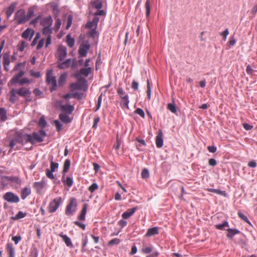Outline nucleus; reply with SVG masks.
<instances>
[{
	"label": "nucleus",
	"instance_id": "obj_38",
	"mask_svg": "<svg viewBox=\"0 0 257 257\" xmlns=\"http://www.w3.org/2000/svg\"><path fill=\"white\" fill-rule=\"evenodd\" d=\"M91 3L93 7L97 10H100L102 7V3L100 0H95L93 2H91Z\"/></svg>",
	"mask_w": 257,
	"mask_h": 257
},
{
	"label": "nucleus",
	"instance_id": "obj_24",
	"mask_svg": "<svg viewBox=\"0 0 257 257\" xmlns=\"http://www.w3.org/2000/svg\"><path fill=\"white\" fill-rule=\"evenodd\" d=\"M59 235L62 238L63 241L65 243L66 245L68 247H73V245L71 241V239H70V238L69 237H68L67 235H66L65 234H63V233H61L60 234H59Z\"/></svg>",
	"mask_w": 257,
	"mask_h": 257
},
{
	"label": "nucleus",
	"instance_id": "obj_54",
	"mask_svg": "<svg viewBox=\"0 0 257 257\" xmlns=\"http://www.w3.org/2000/svg\"><path fill=\"white\" fill-rule=\"evenodd\" d=\"M102 99V93H101V94L98 96V100H97V103L96 106V109H95L94 111H97L101 106V101Z\"/></svg>",
	"mask_w": 257,
	"mask_h": 257
},
{
	"label": "nucleus",
	"instance_id": "obj_50",
	"mask_svg": "<svg viewBox=\"0 0 257 257\" xmlns=\"http://www.w3.org/2000/svg\"><path fill=\"white\" fill-rule=\"evenodd\" d=\"M34 15V10L33 7L29 8L27 15H26L28 20L31 18Z\"/></svg>",
	"mask_w": 257,
	"mask_h": 257
},
{
	"label": "nucleus",
	"instance_id": "obj_21",
	"mask_svg": "<svg viewBox=\"0 0 257 257\" xmlns=\"http://www.w3.org/2000/svg\"><path fill=\"white\" fill-rule=\"evenodd\" d=\"M24 72L20 71L17 74L15 75L10 80V83L14 85L19 82V79L24 75Z\"/></svg>",
	"mask_w": 257,
	"mask_h": 257
},
{
	"label": "nucleus",
	"instance_id": "obj_60",
	"mask_svg": "<svg viewBox=\"0 0 257 257\" xmlns=\"http://www.w3.org/2000/svg\"><path fill=\"white\" fill-rule=\"evenodd\" d=\"M42 15H39L36 18L32 20L30 22V25L35 26L38 23L39 20H40L42 18Z\"/></svg>",
	"mask_w": 257,
	"mask_h": 257
},
{
	"label": "nucleus",
	"instance_id": "obj_44",
	"mask_svg": "<svg viewBox=\"0 0 257 257\" xmlns=\"http://www.w3.org/2000/svg\"><path fill=\"white\" fill-rule=\"evenodd\" d=\"M38 250L36 246H32L31 248L30 256V257H38Z\"/></svg>",
	"mask_w": 257,
	"mask_h": 257
},
{
	"label": "nucleus",
	"instance_id": "obj_37",
	"mask_svg": "<svg viewBox=\"0 0 257 257\" xmlns=\"http://www.w3.org/2000/svg\"><path fill=\"white\" fill-rule=\"evenodd\" d=\"M66 78H67V74H66V73L62 74L60 76L59 79H58V85L59 86H62L64 84V83L66 81Z\"/></svg>",
	"mask_w": 257,
	"mask_h": 257
},
{
	"label": "nucleus",
	"instance_id": "obj_13",
	"mask_svg": "<svg viewBox=\"0 0 257 257\" xmlns=\"http://www.w3.org/2000/svg\"><path fill=\"white\" fill-rule=\"evenodd\" d=\"M40 23L43 27L48 26L51 27L53 24L52 18L51 16L45 17L41 20Z\"/></svg>",
	"mask_w": 257,
	"mask_h": 257
},
{
	"label": "nucleus",
	"instance_id": "obj_27",
	"mask_svg": "<svg viewBox=\"0 0 257 257\" xmlns=\"http://www.w3.org/2000/svg\"><path fill=\"white\" fill-rule=\"evenodd\" d=\"M17 94V90L14 88H12L10 91V97L9 98V101L12 103H14L18 99Z\"/></svg>",
	"mask_w": 257,
	"mask_h": 257
},
{
	"label": "nucleus",
	"instance_id": "obj_15",
	"mask_svg": "<svg viewBox=\"0 0 257 257\" xmlns=\"http://www.w3.org/2000/svg\"><path fill=\"white\" fill-rule=\"evenodd\" d=\"M92 68L90 67L87 68H82L80 70L79 73H77L75 74V77L78 78L80 75H84L86 77L88 76V75L91 73Z\"/></svg>",
	"mask_w": 257,
	"mask_h": 257
},
{
	"label": "nucleus",
	"instance_id": "obj_20",
	"mask_svg": "<svg viewBox=\"0 0 257 257\" xmlns=\"http://www.w3.org/2000/svg\"><path fill=\"white\" fill-rule=\"evenodd\" d=\"M78 85L80 87V89L86 91L87 89V81L84 78H80L78 79Z\"/></svg>",
	"mask_w": 257,
	"mask_h": 257
},
{
	"label": "nucleus",
	"instance_id": "obj_29",
	"mask_svg": "<svg viewBox=\"0 0 257 257\" xmlns=\"http://www.w3.org/2000/svg\"><path fill=\"white\" fill-rule=\"evenodd\" d=\"M159 233L158 227H154L152 228H150L148 229L147 232L146 233V236H151Z\"/></svg>",
	"mask_w": 257,
	"mask_h": 257
},
{
	"label": "nucleus",
	"instance_id": "obj_25",
	"mask_svg": "<svg viewBox=\"0 0 257 257\" xmlns=\"http://www.w3.org/2000/svg\"><path fill=\"white\" fill-rule=\"evenodd\" d=\"M17 5V4L16 3H13L7 8L6 12V15L7 16V18H9L14 13Z\"/></svg>",
	"mask_w": 257,
	"mask_h": 257
},
{
	"label": "nucleus",
	"instance_id": "obj_62",
	"mask_svg": "<svg viewBox=\"0 0 257 257\" xmlns=\"http://www.w3.org/2000/svg\"><path fill=\"white\" fill-rule=\"evenodd\" d=\"M46 176L48 178L51 179H54L55 178V176L53 174V171H52L50 170V169H46Z\"/></svg>",
	"mask_w": 257,
	"mask_h": 257
},
{
	"label": "nucleus",
	"instance_id": "obj_59",
	"mask_svg": "<svg viewBox=\"0 0 257 257\" xmlns=\"http://www.w3.org/2000/svg\"><path fill=\"white\" fill-rule=\"evenodd\" d=\"M120 240L119 239H118L117 238H113V239L110 240L108 242V244L109 245H113L114 244H118L120 243Z\"/></svg>",
	"mask_w": 257,
	"mask_h": 257
},
{
	"label": "nucleus",
	"instance_id": "obj_63",
	"mask_svg": "<svg viewBox=\"0 0 257 257\" xmlns=\"http://www.w3.org/2000/svg\"><path fill=\"white\" fill-rule=\"evenodd\" d=\"M32 82L31 80L28 79L27 78H23L20 80L19 83L21 85H23L25 84H30Z\"/></svg>",
	"mask_w": 257,
	"mask_h": 257
},
{
	"label": "nucleus",
	"instance_id": "obj_12",
	"mask_svg": "<svg viewBox=\"0 0 257 257\" xmlns=\"http://www.w3.org/2000/svg\"><path fill=\"white\" fill-rule=\"evenodd\" d=\"M163 134L161 130H159L157 136L156 138V146L158 148H161L163 145Z\"/></svg>",
	"mask_w": 257,
	"mask_h": 257
},
{
	"label": "nucleus",
	"instance_id": "obj_16",
	"mask_svg": "<svg viewBox=\"0 0 257 257\" xmlns=\"http://www.w3.org/2000/svg\"><path fill=\"white\" fill-rule=\"evenodd\" d=\"M45 182L44 180L41 182H35L33 184V187L36 190L38 193H40L41 190L44 188Z\"/></svg>",
	"mask_w": 257,
	"mask_h": 257
},
{
	"label": "nucleus",
	"instance_id": "obj_39",
	"mask_svg": "<svg viewBox=\"0 0 257 257\" xmlns=\"http://www.w3.org/2000/svg\"><path fill=\"white\" fill-rule=\"evenodd\" d=\"M52 12L55 19H57L60 13V10L58 5H55L52 7Z\"/></svg>",
	"mask_w": 257,
	"mask_h": 257
},
{
	"label": "nucleus",
	"instance_id": "obj_28",
	"mask_svg": "<svg viewBox=\"0 0 257 257\" xmlns=\"http://www.w3.org/2000/svg\"><path fill=\"white\" fill-rule=\"evenodd\" d=\"M3 63H4V66L5 70H6V71H8L9 70L8 66L10 63V60L9 54L5 53L4 55Z\"/></svg>",
	"mask_w": 257,
	"mask_h": 257
},
{
	"label": "nucleus",
	"instance_id": "obj_48",
	"mask_svg": "<svg viewBox=\"0 0 257 257\" xmlns=\"http://www.w3.org/2000/svg\"><path fill=\"white\" fill-rule=\"evenodd\" d=\"M27 214L24 213L21 211H20L15 217H13L14 220H19L21 218H24L26 216Z\"/></svg>",
	"mask_w": 257,
	"mask_h": 257
},
{
	"label": "nucleus",
	"instance_id": "obj_23",
	"mask_svg": "<svg viewBox=\"0 0 257 257\" xmlns=\"http://www.w3.org/2000/svg\"><path fill=\"white\" fill-rule=\"evenodd\" d=\"M71 59H67L65 61L58 63L57 67L60 69H64L65 68H69L71 66Z\"/></svg>",
	"mask_w": 257,
	"mask_h": 257
},
{
	"label": "nucleus",
	"instance_id": "obj_47",
	"mask_svg": "<svg viewBox=\"0 0 257 257\" xmlns=\"http://www.w3.org/2000/svg\"><path fill=\"white\" fill-rule=\"evenodd\" d=\"M145 8L146 10V16L149 17L150 14L151 6L150 0H147L145 3Z\"/></svg>",
	"mask_w": 257,
	"mask_h": 257
},
{
	"label": "nucleus",
	"instance_id": "obj_51",
	"mask_svg": "<svg viewBox=\"0 0 257 257\" xmlns=\"http://www.w3.org/2000/svg\"><path fill=\"white\" fill-rule=\"evenodd\" d=\"M72 20H73L72 16L71 15H68V18H67V25L66 27V29L67 30L69 29V28L71 27L72 23Z\"/></svg>",
	"mask_w": 257,
	"mask_h": 257
},
{
	"label": "nucleus",
	"instance_id": "obj_30",
	"mask_svg": "<svg viewBox=\"0 0 257 257\" xmlns=\"http://www.w3.org/2000/svg\"><path fill=\"white\" fill-rule=\"evenodd\" d=\"M31 193V191L29 188L27 187L24 188L21 191V198L23 200L25 199L29 195H30Z\"/></svg>",
	"mask_w": 257,
	"mask_h": 257
},
{
	"label": "nucleus",
	"instance_id": "obj_52",
	"mask_svg": "<svg viewBox=\"0 0 257 257\" xmlns=\"http://www.w3.org/2000/svg\"><path fill=\"white\" fill-rule=\"evenodd\" d=\"M141 176L142 178L147 179L149 177V172L147 169L144 168L142 172Z\"/></svg>",
	"mask_w": 257,
	"mask_h": 257
},
{
	"label": "nucleus",
	"instance_id": "obj_5",
	"mask_svg": "<svg viewBox=\"0 0 257 257\" xmlns=\"http://www.w3.org/2000/svg\"><path fill=\"white\" fill-rule=\"evenodd\" d=\"M52 73V70L47 71L46 74V82L48 85L52 84V87L50 88V91L53 92L57 89V81L55 77L51 76Z\"/></svg>",
	"mask_w": 257,
	"mask_h": 257
},
{
	"label": "nucleus",
	"instance_id": "obj_14",
	"mask_svg": "<svg viewBox=\"0 0 257 257\" xmlns=\"http://www.w3.org/2000/svg\"><path fill=\"white\" fill-rule=\"evenodd\" d=\"M5 180L10 182L15 183L19 185H21L22 180L18 176H4Z\"/></svg>",
	"mask_w": 257,
	"mask_h": 257
},
{
	"label": "nucleus",
	"instance_id": "obj_45",
	"mask_svg": "<svg viewBox=\"0 0 257 257\" xmlns=\"http://www.w3.org/2000/svg\"><path fill=\"white\" fill-rule=\"evenodd\" d=\"M67 39V42L68 44V45L70 47H72L74 45V39L71 37V36L70 34H68L66 36Z\"/></svg>",
	"mask_w": 257,
	"mask_h": 257
},
{
	"label": "nucleus",
	"instance_id": "obj_4",
	"mask_svg": "<svg viewBox=\"0 0 257 257\" xmlns=\"http://www.w3.org/2000/svg\"><path fill=\"white\" fill-rule=\"evenodd\" d=\"M17 93L19 96L25 98L26 102L32 101L31 97V91L29 88L22 87L17 90Z\"/></svg>",
	"mask_w": 257,
	"mask_h": 257
},
{
	"label": "nucleus",
	"instance_id": "obj_6",
	"mask_svg": "<svg viewBox=\"0 0 257 257\" xmlns=\"http://www.w3.org/2000/svg\"><path fill=\"white\" fill-rule=\"evenodd\" d=\"M5 200L11 203H17L20 201L19 196L12 192H6L3 196Z\"/></svg>",
	"mask_w": 257,
	"mask_h": 257
},
{
	"label": "nucleus",
	"instance_id": "obj_35",
	"mask_svg": "<svg viewBox=\"0 0 257 257\" xmlns=\"http://www.w3.org/2000/svg\"><path fill=\"white\" fill-rule=\"evenodd\" d=\"M207 190L210 192H213L223 196H226V193L225 191H221L219 189H213V188H208Z\"/></svg>",
	"mask_w": 257,
	"mask_h": 257
},
{
	"label": "nucleus",
	"instance_id": "obj_64",
	"mask_svg": "<svg viewBox=\"0 0 257 257\" xmlns=\"http://www.w3.org/2000/svg\"><path fill=\"white\" fill-rule=\"evenodd\" d=\"M70 87L71 88V90L72 91L74 90H80V87L78 86L77 82L71 83L70 85Z\"/></svg>",
	"mask_w": 257,
	"mask_h": 257
},
{
	"label": "nucleus",
	"instance_id": "obj_46",
	"mask_svg": "<svg viewBox=\"0 0 257 257\" xmlns=\"http://www.w3.org/2000/svg\"><path fill=\"white\" fill-rule=\"evenodd\" d=\"M96 28L95 27L94 28L91 29L90 31H88L87 33V36L90 38H95V37L97 34V31H96Z\"/></svg>",
	"mask_w": 257,
	"mask_h": 257
},
{
	"label": "nucleus",
	"instance_id": "obj_26",
	"mask_svg": "<svg viewBox=\"0 0 257 257\" xmlns=\"http://www.w3.org/2000/svg\"><path fill=\"white\" fill-rule=\"evenodd\" d=\"M34 34V31L31 28H27L22 34V37L24 39H28L30 36L31 39Z\"/></svg>",
	"mask_w": 257,
	"mask_h": 257
},
{
	"label": "nucleus",
	"instance_id": "obj_36",
	"mask_svg": "<svg viewBox=\"0 0 257 257\" xmlns=\"http://www.w3.org/2000/svg\"><path fill=\"white\" fill-rule=\"evenodd\" d=\"M51 27H44L42 29V32L43 35L48 36H51V35L52 33V30L51 29Z\"/></svg>",
	"mask_w": 257,
	"mask_h": 257
},
{
	"label": "nucleus",
	"instance_id": "obj_42",
	"mask_svg": "<svg viewBox=\"0 0 257 257\" xmlns=\"http://www.w3.org/2000/svg\"><path fill=\"white\" fill-rule=\"evenodd\" d=\"M167 108L172 112L176 114L177 113V108L174 104V102L168 103L167 105Z\"/></svg>",
	"mask_w": 257,
	"mask_h": 257
},
{
	"label": "nucleus",
	"instance_id": "obj_19",
	"mask_svg": "<svg viewBox=\"0 0 257 257\" xmlns=\"http://www.w3.org/2000/svg\"><path fill=\"white\" fill-rule=\"evenodd\" d=\"M137 208V207H135L123 212L122 214V218L124 219L128 218L136 212Z\"/></svg>",
	"mask_w": 257,
	"mask_h": 257
},
{
	"label": "nucleus",
	"instance_id": "obj_9",
	"mask_svg": "<svg viewBox=\"0 0 257 257\" xmlns=\"http://www.w3.org/2000/svg\"><path fill=\"white\" fill-rule=\"evenodd\" d=\"M117 93L119 97L121 98L122 102L123 103V105L125 107H128L130 101L128 100V96L127 94L125 93L121 87L118 88L117 90Z\"/></svg>",
	"mask_w": 257,
	"mask_h": 257
},
{
	"label": "nucleus",
	"instance_id": "obj_41",
	"mask_svg": "<svg viewBox=\"0 0 257 257\" xmlns=\"http://www.w3.org/2000/svg\"><path fill=\"white\" fill-rule=\"evenodd\" d=\"M7 118V112L5 108H0V119L1 121H4Z\"/></svg>",
	"mask_w": 257,
	"mask_h": 257
},
{
	"label": "nucleus",
	"instance_id": "obj_1",
	"mask_svg": "<svg viewBox=\"0 0 257 257\" xmlns=\"http://www.w3.org/2000/svg\"><path fill=\"white\" fill-rule=\"evenodd\" d=\"M29 141H31L30 135L21 132H17L15 134L14 138L10 141L9 147L11 149H12L17 143L23 145L29 143Z\"/></svg>",
	"mask_w": 257,
	"mask_h": 257
},
{
	"label": "nucleus",
	"instance_id": "obj_34",
	"mask_svg": "<svg viewBox=\"0 0 257 257\" xmlns=\"http://www.w3.org/2000/svg\"><path fill=\"white\" fill-rule=\"evenodd\" d=\"M62 181L64 184L67 185L69 187H71L73 184V179L70 177L68 176L66 178L65 177H64V178L62 177Z\"/></svg>",
	"mask_w": 257,
	"mask_h": 257
},
{
	"label": "nucleus",
	"instance_id": "obj_3",
	"mask_svg": "<svg viewBox=\"0 0 257 257\" xmlns=\"http://www.w3.org/2000/svg\"><path fill=\"white\" fill-rule=\"evenodd\" d=\"M14 20L17 25L25 24L28 21L24 9H21L15 13Z\"/></svg>",
	"mask_w": 257,
	"mask_h": 257
},
{
	"label": "nucleus",
	"instance_id": "obj_18",
	"mask_svg": "<svg viewBox=\"0 0 257 257\" xmlns=\"http://www.w3.org/2000/svg\"><path fill=\"white\" fill-rule=\"evenodd\" d=\"M226 231H227L226 236L230 239H232L235 235L240 233V231L236 228H228Z\"/></svg>",
	"mask_w": 257,
	"mask_h": 257
},
{
	"label": "nucleus",
	"instance_id": "obj_7",
	"mask_svg": "<svg viewBox=\"0 0 257 257\" xmlns=\"http://www.w3.org/2000/svg\"><path fill=\"white\" fill-rule=\"evenodd\" d=\"M62 202L61 197L54 199L48 206V211L50 213L55 212L59 208Z\"/></svg>",
	"mask_w": 257,
	"mask_h": 257
},
{
	"label": "nucleus",
	"instance_id": "obj_61",
	"mask_svg": "<svg viewBox=\"0 0 257 257\" xmlns=\"http://www.w3.org/2000/svg\"><path fill=\"white\" fill-rule=\"evenodd\" d=\"M54 123L56 127L57 132H60L62 130V125L58 120H54Z\"/></svg>",
	"mask_w": 257,
	"mask_h": 257
},
{
	"label": "nucleus",
	"instance_id": "obj_49",
	"mask_svg": "<svg viewBox=\"0 0 257 257\" xmlns=\"http://www.w3.org/2000/svg\"><path fill=\"white\" fill-rule=\"evenodd\" d=\"M228 226H229V224L226 221H225L223 223L216 224L215 225L216 228L219 230H223L225 227Z\"/></svg>",
	"mask_w": 257,
	"mask_h": 257
},
{
	"label": "nucleus",
	"instance_id": "obj_43",
	"mask_svg": "<svg viewBox=\"0 0 257 257\" xmlns=\"http://www.w3.org/2000/svg\"><path fill=\"white\" fill-rule=\"evenodd\" d=\"M38 125L41 128H44L46 127L47 125V122L44 118V116H43L40 117L39 122H38Z\"/></svg>",
	"mask_w": 257,
	"mask_h": 257
},
{
	"label": "nucleus",
	"instance_id": "obj_56",
	"mask_svg": "<svg viewBox=\"0 0 257 257\" xmlns=\"http://www.w3.org/2000/svg\"><path fill=\"white\" fill-rule=\"evenodd\" d=\"M147 98L149 100L151 98V88L149 80H147Z\"/></svg>",
	"mask_w": 257,
	"mask_h": 257
},
{
	"label": "nucleus",
	"instance_id": "obj_55",
	"mask_svg": "<svg viewBox=\"0 0 257 257\" xmlns=\"http://www.w3.org/2000/svg\"><path fill=\"white\" fill-rule=\"evenodd\" d=\"M59 167V164L58 163L54 162L53 161H51L50 163V170L52 171L55 172L56 169H57Z\"/></svg>",
	"mask_w": 257,
	"mask_h": 257
},
{
	"label": "nucleus",
	"instance_id": "obj_11",
	"mask_svg": "<svg viewBox=\"0 0 257 257\" xmlns=\"http://www.w3.org/2000/svg\"><path fill=\"white\" fill-rule=\"evenodd\" d=\"M30 137L31 141H29V143L32 145L35 144L36 142L41 143L44 141L43 137L37 132H33L30 135Z\"/></svg>",
	"mask_w": 257,
	"mask_h": 257
},
{
	"label": "nucleus",
	"instance_id": "obj_8",
	"mask_svg": "<svg viewBox=\"0 0 257 257\" xmlns=\"http://www.w3.org/2000/svg\"><path fill=\"white\" fill-rule=\"evenodd\" d=\"M90 48V45L88 40L81 43L78 49V54L80 57H86L88 50Z\"/></svg>",
	"mask_w": 257,
	"mask_h": 257
},
{
	"label": "nucleus",
	"instance_id": "obj_17",
	"mask_svg": "<svg viewBox=\"0 0 257 257\" xmlns=\"http://www.w3.org/2000/svg\"><path fill=\"white\" fill-rule=\"evenodd\" d=\"M61 110L65 112V114H71L74 110V107L73 105L67 104L66 105H62L61 106Z\"/></svg>",
	"mask_w": 257,
	"mask_h": 257
},
{
	"label": "nucleus",
	"instance_id": "obj_40",
	"mask_svg": "<svg viewBox=\"0 0 257 257\" xmlns=\"http://www.w3.org/2000/svg\"><path fill=\"white\" fill-rule=\"evenodd\" d=\"M237 214L239 218H240L242 220L247 223L250 225H251V224L249 220H248L247 216L245 215H244L242 212H241L240 211H238Z\"/></svg>",
	"mask_w": 257,
	"mask_h": 257
},
{
	"label": "nucleus",
	"instance_id": "obj_57",
	"mask_svg": "<svg viewBox=\"0 0 257 257\" xmlns=\"http://www.w3.org/2000/svg\"><path fill=\"white\" fill-rule=\"evenodd\" d=\"M98 188V185L96 183H93L89 187L88 190L91 192H94Z\"/></svg>",
	"mask_w": 257,
	"mask_h": 257
},
{
	"label": "nucleus",
	"instance_id": "obj_32",
	"mask_svg": "<svg viewBox=\"0 0 257 257\" xmlns=\"http://www.w3.org/2000/svg\"><path fill=\"white\" fill-rule=\"evenodd\" d=\"M7 250L9 253V257H15V250L12 243H8L7 244Z\"/></svg>",
	"mask_w": 257,
	"mask_h": 257
},
{
	"label": "nucleus",
	"instance_id": "obj_2",
	"mask_svg": "<svg viewBox=\"0 0 257 257\" xmlns=\"http://www.w3.org/2000/svg\"><path fill=\"white\" fill-rule=\"evenodd\" d=\"M77 202L76 199L74 197H71L69 200V203L67 205L65 209V214L67 216H71L76 211Z\"/></svg>",
	"mask_w": 257,
	"mask_h": 257
},
{
	"label": "nucleus",
	"instance_id": "obj_33",
	"mask_svg": "<svg viewBox=\"0 0 257 257\" xmlns=\"http://www.w3.org/2000/svg\"><path fill=\"white\" fill-rule=\"evenodd\" d=\"M70 160L69 159H66L64 162L62 171L63 178H64V177H65V174L68 172L70 168Z\"/></svg>",
	"mask_w": 257,
	"mask_h": 257
},
{
	"label": "nucleus",
	"instance_id": "obj_53",
	"mask_svg": "<svg viewBox=\"0 0 257 257\" xmlns=\"http://www.w3.org/2000/svg\"><path fill=\"white\" fill-rule=\"evenodd\" d=\"M88 243V238L86 235L84 236L82 239V251H85V247Z\"/></svg>",
	"mask_w": 257,
	"mask_h": 257
},
{
	"label": "nucleus",
	"instance_id": "obj_31",
	"mask_svg": "<svg viewBox=\"0 0 257 257\" xmlns=\"http://www.w3.org/2000/svg\"><path fill=\"white\" fill-rule=\"evenodd\" d=\"M88 205L87 204H84L83 205L81 213L78 216V219L80 220H84L85 219V215L87 212Z\"/></svg>",
	"mask_w": 257,
	"mask_h": 257
},
{
	"label": "nucleus",
	"instance_id": "obj_22",
	"mask_svg": "<svg viewBox=\"0 0 257 257\" xmlns=\"http://www.w3.org/2000/svg\"><path fill=\"white\" fill-rule=\"evenodd\" d=\"M67 114L60 113L59 115V118L65 124L69 123L72 121V119Z\"/></svg>",
	"mask_w": 257,
	"mask_h": 257
},
{
	"label": "nucleus",
	"instance_id": "obj_10",
	"mask_svg": "<svg viewBox=\"0 0 257 257\" xmlns=\"http://www.w3.org/2000/svg\"><path fill=\"white\" fill-rule=\"evenodd\" d=\"M57 55L58 60L62 61L67 56L66 47L63 45H60L57 49Z\"/></svg>",
	"mask_w": 257,
	"mask_h": 257
},
{
	"label": "nucleus",
	"instance_id": "obj_58",
	"mask_svg": "<svg viewBox=\"0 0 257 257\" xmlns=\"http://www.w3.org/2000/svg\"><path fill=\"white\" fill-rule=\"evenodd\" d=\"M83 95V93L75 92L72 94V96L75 98L77 99L78 100H80L82 98Z\"/></svg>",
	"mask_w": 257,
	"mask_h": 257
}]
</instances>
